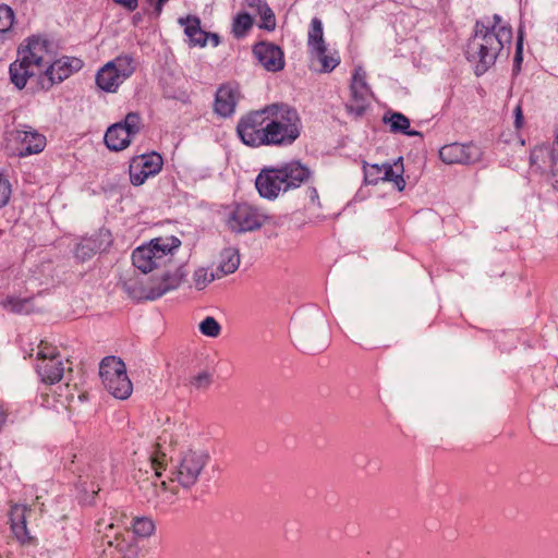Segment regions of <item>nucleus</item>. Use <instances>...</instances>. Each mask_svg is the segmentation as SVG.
<instances>
[{
    "label": "nucleus",
    "instance_id": "1",
    "mask_svg": "<svg viewBox=\"0 0 558 558\" xmlns=\"http://www.w3.org/2000/svg\"><path fill=\"white\" fill-rule=\"evenodd\" d=\"M181 241L177 236H158L136 247L132 253V263L143 274L160 270L158 278L151 280L146 298L156 300L177 289L184 276L183 266L175 259Z\"/></svg>",
    "mask_w": 558,
    "mask_h": 558
},
{
    "label": "nucleus",
    "instance_id": "2",
    "mask_svg": "<svg viewBox=\"0 0 558 558\" xmlns=\"http://www.w3.org/2000/svg\"><path fill=\"white\" fill-rule=\"evenodd\" d=\"M511 43V27L495 14L492 19L476 22L474 35L466 46V57L477 62L476 72L483 73L495 63L505 48L509 51Z\"/></svg>",
    "mask_w": 558,
    "mask_h": 558
},
{
    "label": "nucleus",
    "instance_id": "3",
    "mask_svg": "<svg viewBox=\"0 0 558 558\" xmlns=\"http://www.w3.org/2000/svg\"><path fill=\"white\" fill-rule=\"evenodd\" d=\"M311 178V170L300 161H290L279 167H266L255 179L260 197L274 201L280 194L300 187Z\"/></svg>",
    "mask_w": 558,
    "mask_h": 558
},
{
    "label": "nucleus",
    "instance_id": "4",
    "mask_svg": "<svg viewBox=\"0 0 558 558\" xmlns=\"http://www.w3.org/2000/svg\"><path fill=\"white\" fill-rule=\"evenodd\" d=\"M268 146L291 145L301 134V118L295 108L275 102L265 107Z\"/></svg>",
    "mask_w": 558,
    "mask_h": 558
},
{
    "label": "nucleus",
    "instance_id": "5",
    "mask_svg": "<svg viewBox=\"0 0 558 558\" xmlns=\"http://www.w3.org/2000/svg\"><path fill=\"white\" fill-rule=\"evenodd\" d=\"M210 461L207 450L199 447H191L180 452L171 472V482L184 489L195 486L205 468Z\"/></svg>",
    "mask_w": 558,
    "mask_h": 558
},
{
    "label": "nucleus",
    "instance_id": "6",
    "mask_svg": "<svg viewBox=\"0 0 558 558\" xmlns=\"http://www.w3.org/2000/svg\"><path fill=\"white\" fill-rule=\"evenodd\" d=\"M99 375L104 387L114 398L124 400L131 396L132 383L121 359L116 356L105 357L99 365Z\"/></svg>",
    "mask_w": 558,
    "mask_h": 558
},
{
    "label": "nucleus",
    "instance_id": "7",
    "mask_svg": "<svg viewBox=\"0 0 558 558\" xmlns=\"http://www.w3.org/2000/svg\"><path fill=\"white\" fill-rule=\"evenodd\" d=\"M267 220L268 216L265 213L248 204H238L231 207L226 216L228 229L235 233L257 230Z\"/></svg>",
    "mask_w": 558,
    "mask_h": 558
},
{
    "label": "nucleus",
    "instance_id": "8",
    "mask_svg": "<svg viewBox=\"0 0 558 558\" xmlns=\"http://www.w3.org/2000/svg\"><path fill=\"white\" fill-rule=\"evenodd\" d=\"M236 132L247 146H268L265 107L243 117L238 123Z\"/></svg>",
    "mask_w": 558,
    "mask_h": 558
},
{
    "label": "nucleus",
    "instance_id": "9",
    "mask_svg": "<svg viewBox=\"0 0 558 558\" xmlns=\"http://www.w3.org/2000/svg\"><path fill=\"white\" fill-rule=\"evenodd\" d=\"M141 125V117L137 113H128L124 121L108 128L105 134L107 147L114 151L126 148L131 143V138L140 132Z\"/></svg>",
    "mask_w": 558,
    "mask_h": 558
},
{
    "label": "nucleus",
    "instance_id": "10",
    "mask_svg": "<svg viewBox=\"0 0 558 558\" xmlns=\"http://www.w3.org/2000/svg\"><path fill=\"white\" fill-rule=\"evenodd\" d=\"M364 180L367 184H377L380 181H389L395 184L399 192L405 187V181L403 179V163L400 157L393 165L385 162L367 163L364 162Z\"/></svg>",
    "mask_w": 558,
    "mask_h": 558
},
{
    "label": "nucleus",
    "instance_id": "11",
    "mask_svg": "<svg viewBox=\"0 0 558 558\" xmlns=\"http://www.w3.org/2000/svg\"><path fill=\"white\" fill-rule=\"evenodd\" d=\"M17 56L23 61H28L39 73L53 60L50 43L39 36L29 37L26 44H22L17 49Z\"/></svg>",
    "mask_w": 558,
    "mask_h": 558
},
{
    "label": "nucleus",
    "instance_id": "12",
    "mask_svg": "<svg viewBox=\"0 0 558 558\" xmlns=\"http://www.w3.org/2000/svg\"><path fill=\"white\" fill-rule=\"evenodd\" d=\"M531 165L546 172L553 180V186L558 189V133L553 145L536 146L530 156Z\"/></svg>",
    "mask_w": 558,
    "mask_h": 558
},
{
    "label": "nucleus",
    "instance_id": "13",
    "mask_svg": "<svg viewBox=\"0 0 558 558\" xmlns=\"http://www.w3.org/2000/svg\"><path fill=\"white\" fill-rule=\"evenodd\" d=\"M483 150L474 143H451L439 149L440 159L447 165L453 163H475L482 159Z\"/></svg>",
    "mask_w": 558,
    "mask_h": 558
},
{
    "label": "nucleus",
    "instance_id": "14",
    "mask_svg": "<svg viewBox=\"0 0 558 558\" xmlns=\"http://www.w3.org/2000/svg\"><path fill=\"white\" fill-rule=\"evenodd\" d=\"M99 558H141V549L134 536L116 532L113 538L104 544Z\"/></svg>",
    "mask_w": 558,
    "mask_h": 558
},
{
    "label": "nucleus",
    "instance_id": "15",
    "mask_svg": "<svg viewBox=\"0 0 558 558\" xmlns=\"http://www.w3.org/2000/svg\"><path fill=\"white\" fill-rule=\"evenodd\" d=\"M162 168V157L157 153L136 156L132 159L129 172L133 185H142L149 177L157 174Z\"/></svg>",
    "mask_w": 558,
    "mask_h": 558
},
{
    "label": "nucleus",
    "instance_id": "16",
    "mask_svg": "<svg viewBox=\"0 0 558 558\" xmlns=\"http://www.w3.org/2000/svg\"><path fill=\"white\" fill-rule=\"evenodd\" d=\"M371 89L366 83V74L362 68L354 70L351 83V99L347 104V110L361 117L368 107Z\"/></svg>",
    "mask_w": 558,
    "mask_h": 558
},
{
    "label": "nucleus",
    "instance_id": "17",
    "mask_svg": "<svg viewBox=\"0 0 558 558\" xmlns=\"http://www.w3.org/2000/svg\"><path fill=\"white\" fill-rule=\"evenodd\" d=\"M82 65V60L77 58L65 57L56 61L52 60L45 70V77L48 80V84L46 85L45 81H43V87L49 88L56 83H61L78 71Z\"/></svg>",
    "mask_w": 558,
    "mask_h": 558
},
{
    "label": "nucleus",
    "instance_id": "18",
    "mask_svg": "<svg viewBox=\"0 0 558 558\" xmlns=\"http://www.w3.org/2000/svg\"><path fill=\"white\" fill-rule=\"evenodd\" d=\"M14 140L20 144V156L38 154L46 146V137L28 126L16 130Z\"/></svg>",
    "mask_w": 558,
    "mask_h": 558
},
{
    "label": "nucleus",
    "instance_id": "19",
    "mask_svg": "<svg viewBox=\"0 0 558 558\" xmlns=\"http://www.w3.org/2000/svg\"><path fill=\"white\" fill-rule=\"evenodd\" d=\"M253 52L267 71L277 72L283 69V52L279 47L271 44L259 43L254 47Z\"/></svg>",
    "mask_w": 558,
    "mask_h": 558
},
{
    "label": "nucleus",
    "instance_id": "20",
    "mask_svg": "<svg viewBox=\"0 0 558 558\" xmlns=\"http://www.w3.org/2000/svg\"><path fill=\"white\" fill-rule=\"evenodd\" d=\"M239 99L238 89L231 85H222L216 93L214 110L217 114L227 118L233 114Z\"/></svg>",
    "mask_w": 558,
    "mask_h": 558
},
{
    "label": "nucleus",
    "instance_id": "21",
    "mask_svg": "<svg viewBox=\"0 0 558 558\" xmlns=\"http://www.w3.org/2000/svg\"><path fill=\"white\" fill-rule=\"evenodd\" d=\"M126 515L123 513H119L116 509H107L102 512L100 518L96 521L95 531L97 534L101 535L104 544L108 539H112L110 532L120 525H124V520Z\"/></svg>",
    "mask_w": 558,
    "mask_h": 558
},
{
    "label": "nucleus",
    "instance_id": "22",
    "mask_svg": "<svg viewBox=\"0 0 558 558\" xmlns=\"http://www.w3.org/2000/svg\"><path fill=\"white\" fill-rule=\"evenodd\" d=\"M28 61L22 60L19 56L14 62L10 64L9 74L11 83L17 88L23 89L31 76L38 74Z\"/></svg>",
    "mask_w": 558,
    "mask_h": 558
},
{
    "label": "nucleus",
    "instance_id": "23",
    "mask_svg": "<svg viewBox=\"0 0 558 558\" xmlns=\"http://www.w3.org/2000/svg\"><path fill=\"white\" fill-rule=\"evenodd\" d=\"M29 511L27 506L16 504L11 507L9 513L11 530L21 543H25L29 538L26 529V513Z\"/></svg>",
    "mask_w": 558,
    "mask_h": 558
},
{
    "label": "nucleus",
    "instance_id": "24",
    "mask_svg": "<svg viewBox=\"0 0 558 558\" xmlns=\"http://www.w3.org/2000/svg\"><path fill=\"white\" fill-rule=\"evenodd\" d=\"M37 373L46 384L59 383L64 374V366L60 356L57 359L43 360L37 364Z\"/></svg>",
    "mask_w": 558,
    "mask_h": 558
},
{
    "label": "nucleus",
    "instance_id": "25",
    "mask_svg": "<svg viewBox=\"0 0 558 558\" xmlns=\"http://www.w3.org/2000/svg\"><path fill=\"white\" fill-rule=\"evenodd\" d=\"M179 23L184 26V33L192 45L204 47L208 39V33L201 28V21L197 16H186L179 19Z\"/></svg>",
    "mask_w": 558,
    "mask_h": 558
},
{
    "label": "nucleus",
    "instance_id": "26",
    "mask_svg": "<svg viewBox=\"0 0 558 558\" xmlns=\"http://www.w3.org/2000/svg\"><path fill=\"white\" fill-rule=\"evenodd\" d=\"M124 81L121 76L112 69L108 62L99 69L96 75L97 86L108 93H114Z\"/></svg>",
    "mask_w": 558,
    "mask_h": 558
},
{
    "label": "nucleus",
    "instance_id": "27",
    "mask_svg": "<svg viewBox=\"0 0 558 558\" xmlns=\"http://www.w3.org/2000/svg\"><path fill=\"white\" fill-rule=\"evenodd\" d=\"M240 266V253L234 247H226L219 256L216 272L218 279L233 274Z\"/></svg>",
    "mask_w": 558,
    "mask_h": 558
},
{
    "label": "nucleus",
    "instance_id": "28",
    "mask_svg": "<svg viewBox=\"0 0 558 558\" xmlns=\"http://www.w3.org/2000/svg\"><path fill=\"white\" fill-rule=\"evenodd\" d=\"M383 121L389 124L392 133H402L409 136H422L418 131L410 130V120L400 112H393L390 116L385 114Z\"/></svg>",
    "mask_w": 558,
    "mask_h": 558
},
{
    "label": "nucleus",
    "instance_id": "29",
    "mask_svg": "<svg viewBox=\"0 0 558 558\" xmlns=\"http://www.w3.org/2000/svg\"><path fill=\"white\" fill-rule=\"evenodd\" d=\"M123 81L128 80L136 69V62L132 54L123 53L108 62Z\"/></svg>",
    "mask_w": 558,
    "mask_h": 558
},
{
    "label": "nucleus",
    "instance_id": "30",
    "mask_svg": "<svg viewBox=\"0 0 558 558\" xmlns=\"http://www.w3.org/2000/svg\"><path fill=\"white\" fill-rule=\"evenodd\" d=\"M166 453L159 450V444L151 447V451L147 454L145 472L148 473V468L154 472L155 477L161 475V471L166 465Z\"/></svg>",
    "mask_w": 558,
    "mask_h": 558
},
{
    "label": "nucleus",
    "instance_id": "31",
    "mask_svg": "<svg viewBox=\"0 0 558 558\" xmlns=\"http://www.w3.org/2000/svg\"><path fill=\"white\" fill-rule=\"evenodd\" d=\"M308 45L313 50L323 49L325 46L323 23L318 17H314L311 22V29L308 33Z\"/></svg>",
    "mask_w": 558,
    "mask_h": 558
},
{
    "label": "nucleus",
    "instance_id": "32",
    "mask_svg": "<svg viewBox=\"0 0 558 558\" xmlns=\"http://www.w3.org/2000/svg\"><path fill=\"white\" fill-rule=\"evenodd\" d=\"M253 25V19L248 13L238 14L232 24V33L236 38H242L251 29Z\"/></svg>",
    "mask_w": 558,
    "mask_h": 558
},
{
    "label": "nucleus",
    "instance_id": "33",
    "mask_svg": "<svg viewBox=\"0 0 558 558\" xmlns=\"http://www.w3.org/2000/svg\"><path fill=\"white\" fill-rule=\"evenodd\" d=\"M132 529L135 535L148 537L154 533L155 524L153 520L147 517H138L133 519Z\"/></svg>",
    "mask_w": 558,
    "mask_h": 558
},
{
    "label": "nucleus",
    "instance_id": "34",
    "mask_svg": "<svg viewBox=\"0 0 558 558\" xmlns=\"http://www.w3.org/2000/svg\"><path fill=\"white\" fill-rule=\"evenodd\" d=\"M218 279V275L215 271H210L207 268H198L193 274V281L198 290H203L207 284Z\"/></svg>",
    "mask_w": 558,
    "mask_h": 558
},
{
    "label": "nucleus",
    "instance_id": "35",
    "mask_svg": "<svg viewBox=\"0 0 558 558\" xmlns=\"http://www.w3.org/2000/svg\"><path fill=\"white\" fill-rule=\"evenodd\" d=\"M13 21V10L9 5L0 4V39L11 29Z\"/></svg>",
    "mask_w": 558,
    "mask_h": 558
},
{
    "label": "nucleus",
    "instance_id": "36",
    "mask_svg": "<svg viewBox=\"0 0 558 558\" xmlns=\"http://www.w3.org/2000/svg\"><path fill=\"white\" fill-rule=\"evenodd\" d=\"M199 331L210 338H217L221 332L220 324L211 316H207L199 323Z\"/></svg>",
    "mask_w": 558,
    "mask_h": 558
},
{
    "label": "nucleus",
    "instance_id": "37",
    "mask_svg": "<svg viewBox=\"0 0 558 558\" xmlns=\"http://www.w3.org/2000/svg\"><path fill=\"white\" fill-rule=\"evenodd\" d=\"M96 251L97 246L95 241L92 239H85L80 244H77L75 248V255L82 260H85L90 258L96 253Z\"/></svg>",
    "mask_w": 558,
    "mask_h": 558
},
{
    "label": "nucleus",
    "instance_id": "38",
    "mask_svg": "<svg viewBox=\"0 0 558 558\" xmlns=\"http://www.w3.org/2000/svg\"><path fill=\"white\" fill-rule=\"evenodd\" d=\"M314 52L318 58L319 62L322 63L323 72H330L339 64L338 58L326 54V47H324L322 50L317 49Z\"/></svg>",
    "mask_w": 558,
    "mask_h": 558
},
{
    "label": "nucleus",
    "instance_id": "39",
    "mask_svg": "<svg viewBox=\"0 0 558 558\" xmlns=\"http://www.w3.org/2000/svg\"><path fill=\"white\" fill-rule=\"evenodd\" d=\"M4 307L9 311L16 313V314H27L29 313V302L28 300H20V299H8L4 302Z\"/></svg>",
    "mask_w": 558,
    "mask_h": 558
},
{
    "label": "nucleus",
    "instance_id": "40",
    "mask_svg": "<svg viewBox=\"0 0 558 558\" xmlns=\"http://www.w3.org/2000/svg\"><path fill=\"white\" fill-rule=\"evenodd\" d=\"M264 9L260 14L262 23L259 27L266 31H274L276 28V17L274 11L269 8V5H262Z\"/></svg>",
    "mask_w": 558,
    "mask_h": 558
},
{
    "label": "nucleus",
    "instance_id": "41",
    "mask_svg": "<svg viewBox=\"0 0 558 558\" xmlns=\"http://www.w3.org/2000/svg\"><path fill=\"white\" fill-rule=\"evenodd\" d=\"M59 356L60 355L56 347L44 341L38 345L37 357L39 362L43 360L57 359Z\"/></svg>",
    "mask_w": 558,
    "mask_h": 558
},
{
    "label": "nucleus",
    "instance_id": "42",
    "mask_svg": "<svg viewBox=\"0 0 558 558\" xmlns=\"http://www.w3.org/2000/svg\"><path fill=\"white\" fill-rule=\"evenodd\" d=\"M11 194L9 181L0 174V207L4 206Z\"/></svg>",
    "mask_w": 558,
    "mask_h": 558
},
{
    "label": "nucleus",
    "instance_id": "43",
    "mask_svg": "<svg viewBox=\"0 0 558 558\" xmlns=\"http://www.w3.org/2000/svg\"><path fill=\"white\" fill-rule=\"evenodd\" d=\"M246 4L256 14H260L264 10L262 5H268L264 0H246Z\"/></svg>",
    "mask_w": 558,
    "mask_h": 558
},
{
    "label": "nucleus",
    "instance_id": "44",
    "mask_svg": "<svg viewBox=\"0 0 558 558\" xmlns=\"http://www.w3.org/2000/svg\"><path fill=\"white\" fill-rule=\"evenodd\" d=\"M116 3L134 11L137 8V0H113Z\"/></svg>",
    "mask_w": 558,
    "mask_h": 558
},
{
    "label": "nucleus",
    "instance_id": "45",
    "mask_svg": "<svg viewBox=\"0 0 558 558\" xmlns=\"http://www.w3.org/2000/svg\"><path fill=\"white\" fill-rule=\"evenodd\" d=\"M210 381L209 376L207 374H201L195 377V384L197 387L206 386Z\"/></svg>",
    "mask_w": 558,
    "mask_h": 558
},
{
    "label": "nucleus",
    "instance_id": "46",
    "mask_svg": "<svg viewBox=\"0 0 558 558\" xmlns=\"http://www.w3.org/2000/svg\"><path fill=\"white\" fill-rule=\"evenodd\" d=\"M514 114H515V121H514L515 128L519 129L522 125V117H523L522 109L519 105L514 109Z\"/></svg>",
    "mask_w": 558,
    "mask_h": 558
},
{
    "label": "nucleus",
    "instance_id": "47",
    "mask_svg": "<svg viewBox=\"0 0 558 558\" xmlns=\"http://www.w3.org/2000/svg\"><path fill=\"white\" fill-rule=\"evenodd\" d=\"M522 35H519L518 43H517V51H515V61L520 62L522 57Z\"/></svg>",
    "mask_w": 558,
    "mask_h": 558
},
{
    "label": "nucleus",
    "instance_id": "48",
    "mask_svg": "<svg viewBox=\"0 0 558 558\" xmlns=\"http://www.w3.org/2000/svg\"><path fill=\"white\" fill-rule=\"evenodd\" d=\"M168 2V0H156L155 2V12L157 15H159L162 12L165 3Z\"/></svg>",
    "mask_w": 558,
    "mask_h": 558
},
{
    "label": "nucleus",
    "instance_id": "49",
    "mask_svg": "<svg viewBox=\"0 0 558 558\" xmlns=\"http://www.w3.org/2000/svg\"><path fill=\"white\" fill-rule=\"evenodd\" d=\"M210 41V44L216 47L219 45L220 43V39H219V36L217 34H210L208 33V39Z\"/></svg>",
    "mask_w": 558,
    "mask_h": 558
},
{
    "label": "nucleus",
    "instance_id": "50",
    "mask_svg": "<svg viewBox=\"0 0 558 558\" xmlns=\"http://www.w3.org/2000/svg\"><path fill=\"white\" fill-rule=\"evenodd\" d=\"M308 196L312 202H315L318 198V193H317L316 189H311L308 191Z\"/></svg>",
    "mask_w": 558,
    "mask_h": 558
},
{
    "label": "nucleus",
    "instance_id": "51",
    "mask_svg": "<svg viewBox=\"0 0 558 558\" xmlns=\"http://www.w3.org/2000/svg\"><path fill=\"white\" fill-rule=\"evenodd\" d=\"M300 342H301V345H305L306 344L304 340H300Z\"/></svg>",
    "mask_w": 558,
    "mask_h": 558
},
{
    "label": "nucleus",
    "instance_id": "52",
    "mask_svg": "<svg viewBox=\"0 0 558 558\" xmlns=\"http://www.w3.org/2000/svg\"><path fill=\"white\" fill-rule=\"evenodd\" d=\"M148 2H153L154 0H147Z\"/></svg>",
    "mask_w": 558,
    "mask_h": 558
}]
</instances>
